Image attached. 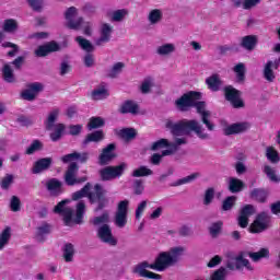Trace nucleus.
I'll return each mask as SVG.
<instances>
[{"label":"nucleus","instance_id":"nucleus-53","mask_svg":"<svg viewBox=\"0 0 280 280\" xmlns=\"http://www.w3.org/2000/svg\"><path fill=\"white\" fill-rule=\"evenodd\" d=\"M222 221L212 223V225L210 226V235H212V237H218L220 231H222Z\"/></svg>","mask_w":280,"mask_h":280},{"label":"nucleus","instance_id":"nucleus-33","mask_svg":"<svg viewBox=\"0 0 280 280\" xmlns=\"http://www.w3.org/2000/svg\"><path fill=\"white\" fill-rule=\"evenodd\" d=\"M206 83L208 84V89H210V91H220L222 81L218 74H213L206 80Z\"/></svg>","mask_w":280,"mask_h":280},{"label":"nucleus","instance_id":"nucleus-21","mask_svg":"<svg viewBox=\"0 0 280 280\" xmlns=\"http://www.w3.org/2000/svg\"><path fill=\"white\" fill-rule=\"evenodd\" d=\"M254 213H255V208L252 205L245 206L241 210V214L238 217V226H241L242 229H246L248 226V218L250 215H254Z\"/></svg>","mask_w":280,"mask_h":280},{"label":"nucleus","instance_id":"nucleus-24","mask_svg":"<svg viewBox=\"0 0 280 280\" xmlns=\"http://www.w3.org/2000/svg\"><path fill=\"white\" fill-rule=\"evenodd\" d=\"M115 159V144H108L100 155V164L108 165Z\"/></svg>","mask_w":280,"mask_h":280},{"label":"nucleus","instance_id":"nucleus-20","mask_svg":"<svg viewBox=\"0 0 280 280\" xmlns=\"http://www.w3.org/2000/svg\"><path fill=\"white\" fill-rule=\"evenodd\" d=\"M46 189L50 196H60L63 194L62 182L57 178H50L46 180Z\"/></svg>","mask_w":280,"mask_h":280},{"label":"nucleus","instance_id":"nucleus-45","mask_svg":"<svg viewBox=\"0 0 280 280\" xmlns=\"http://www.w3.org/2000/svg\"><path fill=\"white\" fill-rule=\"evenodd\" d=\"M40 150H43V142L40 140H34L26 149V154H34Z\"/></svg>","mask_w":280,"mask_h":280},{"label":"nucleus","instance_id":"nucleus-46","mask_svg":"<svg viewBox=\"0 0 280 280\" xmlns=\"http://www.w3.org/2000/svg\"><path fill=\"white\" fill-rule=\"evenodd\" d=\"M104 126V120L102 117H92L88 125L89 130H95V128H102Z\"/></svg>","mask_w":280,"mask_h":280},{"label":"nucleus","instance_id":"nucleus-51","mask_svg":"<svg viewBox=\"0 0 280 280\" xmlns=\"http://www.w3.org/2000/svg\"><path fill=\"white\" fill-rule=\"evenodd\" d=\"M236 200H237V197H235V196L228 197L223 201V205H222L223 211H231V209H233V205H235Z\"/></svg>","mask_w":280,"mask_h":280},{"label":"nucleus","instance_id":"nucleus-18","mask_svg":"<svg viewBox=\"0 0 280 280\" xmlns=\"http://www.w3.org/2000/svg\"><path fill=\"white\" fill-rule=\"evenodd\" d=\"M60 45L56 42H49L45 45L38 46V48L35 50V56L37 58H45V56H49V54H52V51H59Z\"/></svg>","mask_w":280,"mask_h":280},{"label":"nucleus","instance_id":"nucleus-10","mask_svg":"<svg viewBox=\"0 0 280 280\" xmlns=\"http://www.w3.org/2000/svg\"><path fill=\"white\" fill-rule=\"evenodd\" d=\"M176 143L177 144H172L170 149L162 151L161 154L159 153L153 154L151 156L152 165H159L163 156H172V154H176V152H178V147L185 145V143H187V138H176Z\"/></svg>","mask_w":280,"mask_h":280},{"label":"nucleus","instance_id":"nucleus-37","mask_svg":"<svg viewBox=\"0 0 280 280\" xmlns=\"http://www.w3.org/2000/svg\"><path fill=\"white\" fill-rule=\"evenodd\" d=\"M2 75L5 82H14V71L12 70V67L10 65H4L2 69Z\"/></svg>","mask_w":280,"mask_h":280},{"label":"nucleus","instance_id":"nucleus-49","mask_svg":"<svg viewBox=\"0 0 280 280\" xmlns=\"http://www.w3.org/2000/svg\"><path fill=\"white\" fill-rule=\"evenodd\" d=\"M215 197V190L213 188H208L205 192L203 205L209 206L213 202V198Z\"/></svg>","mask_w":280,"mask_h":280},{"label":"nucleus","instance_id":"nucleus-22","mask_svg":"<svg viewBox=\"0 0 280 280\" xmlns=\"http://www.w3.org/2000/svg\"><path fill=\"white\" fill-rule=\"evenodd\" d=\"M155 54L161 58H170L172 54H176V44L174 43H164L156 47Z\"/></svg>","mask_w":280,"mask_h":280},{"label":"nucleus","instance_id":"nucleus-58","mask_svg":"<svg viewBox=\"0 0 280 280\" xmlns=\"http://www.w3.org/2000/svg\"><path fill=\"white\" fill-rule=\"evenodd\" d=\"M145 207H148V201H141L136 209V220H141V215H143V211H145Z\"/></svg>","mask_w":280,"mask_h":280},{"label":"nucleus","instance_id":"nucleus-7","mask_svg":"<svg viewBox=\"0 0 280 280\" xmlns=\"http://www.w3.org/2000/svg\"><path fill=\"white\" fill-rule=\"evenodd\" d=\"M90 191H91V184L88 183L81 190L72 195V200H80V198H86L88 196L91 202H95V200H100L102 196H104V188H102L100 184H96L94 186L95 194Z\"/></svg>","mask_w":280,"mask_h":280},{"label":"nucleus","instance_id":"nucleus-59","mask_svg":"<svg viewBox=\"0 0 280 280\" xmlns=\"http://www.w3.org/2000/svg\"><path fill=\"white\" fill-rule=\"evenodd\" d=\"M63 163H71L78 161V152L69 153L60 158Z\"/></svg>","mask_w":280,"mask_h":280},{"label":"nucleus","instance_id":"nucleus-30","mask_svg":"<svg viewBox=\"0 0 280 280\" xmlns=\"http://www.w3.org/2000/svg\"><path fill=\"white\" fill-rule=\"evenodd\" d=\"M168 255L171 256L173 264H177V261H180V257H183V255H185V247H183V246L172 247L168 250Z\"/></svg>","mask_w":280,"mask_h":280},{"label":"nucleus","instance_id":"nucleus-42","mask_svg":"<svg viewBox=\"0 0 280 280\" xmlns=\"http://www.w3.org/2000/svg\"><path fill=\"white\" fill-rule=\"evenodd\" d=\"M152 170L148 168L147 166H140L133 171L132 176L135 178H140L141 176H152Z\"/></svg>","mask_w":280,"mask_h":280},{"label":"nucleus","instance_id":"nucleus-2","mask_svg":"<svg viewBox=\"0 0 280 280\" xmlns=\"http://www.w3.org/2000/svg\"><path fill=\"white\" fill-rule=\"evenodd\" d=\"M270 250L268 248H261L259 252H240L234 257V262H228V268L230 270H238L244 271L247 270V272H253L255 270V266L250 264V260L246 259V257H250L253 261H259L261 259H265L266 257H269Z\"/></svg>","mask_w":280,"mask_h":280},{"label":"nucleus","instance_id":"nucleus-27","mask_svg":"<svg viewBox=\"0 0 280 280\" xmlns=\"http://www.w3.org/2000/svg\"><path fill=\"white\" fill-rule=\"evenodd\" d=\"M262 73L267 82H275L277 74H275V66L272 65V60L266 62Z\"/></svg>","mask_w":280,"mask_h":280},{"label":"nucleus","instance_id":"nucleus-35","mask_svg":"<svg viewBox=\"0 0 280 280\" xmlns=\"http://www.w3.org/2000/svg\"><path fill=\"white\" fill-rule=\"evenodd\" d=\"M2 30L4 32H8L9 34H12L16 32V30H19V23L16 22V20L12 19L5 20L3 22Z\"/></svg>","mask_w":280,"mask_h":280},{"label":"nucleus","instance_id":"nucleus-47","mask_svg":"<svg viewBox=\"0 0 280 280\" xmlns=\"http://www.w3.org/2000/svg\"><path fill=\"white\" fill-rule=\"evenodd\" d=\"M124 70V63L122 62H117L115 63L112 69L109 70V78H117L119 73Z\"/></svg>","mask_w":280,"mask_h":280},{"label":"nucleus","instance_id":"nucleus-38","mask_svg":"<svg viewBox=\"0 0 280 280\" xmlns=\"http://www.w3.org/2000/svg\"><path fill=\"white\" fill-rule=\"evenodd\" d=\"M264 172L266 176H268L269 180H271V183H279L280 178L278 177L277 171L275 168L269 165H265Z\"/></svg>","mask_w":280,"mask_h":280},{"label":"nucleus","instance_id":"nucleus-11","mask_svg":"<svg viewBox=\"0 0 280 280\" xmlns=\"http://www.w3.org/2000/svg\"><path fill=\"white\" fill-rule=\"evenodd\" d=\"M128 200H122L118 203V208L115 214L114 224L118 229H124L128 224Z\"/></svg>","mask_w":280,"mask_h":280},{"label":"nucleus","instance_id":"nucleus-41","mask_svg":"<svg viewBox=\"0 0 280 280\" xmlns=\"http://www.w3.org/2000/svg\"><path fill=\"white\" fill-rule=\"evenodd\" d=\"M74 253H75V250L73 249V245L71 243H68L65 245L63 258L66 261H73Z\"/></svg>","mask_w":280,"mask_h":280},{"label":"nucleus","instance_id":"nucleus-19","mask_svg":"<svg viewBox=\"0 0 280 280\" xmlns=\"http://www.w3.org/2000/svg\"><path fill=\"white\" fill-rule=\"evenodd\" d=\"M250 128V124L248 122H236L232 125H228L223 128V133L229 137L231 135H240V132H246Z\"/></svg>","mask_w":280,"mask_h":280},{"label":"nucleus","instance_id":"nucleus-52","mask_svg":"<svg viewBox=\"0 0 280 280\" xmlns=\"http://www.w3.org/2000/svg\"><path fill=\"white\" fill-rule=\"evenodd\" d=\"M120 137H122V139H127V140L135 139V137H137V131L132 128L121 129Z\"/></svg>","mask_w":280,"mask_h":280},{"label":"nucleus","instance_id":"nucleus-15","mask_svg":"<svg viewBox=\"0 0 280 280\" xmlns=\"http://www.w3.org/2000/svg\"><path fill=\"white\" fill-rule=\"evenodd\" d=\"M40 91H43V84L38 82L31 83L24 91H22V100H26L27 102H34V100H36V96L38 95V93H40Z\"/></svg>","mask_w":280,"mask_h":280},{"label":"nucleus","instance_id":"nucleus-28","mask_svg":"<svg viewBox=\"0 0 280 280\" xmlns=\"http://www.w3.org/2000/svg\"><path fill=\"white\" fill-rule=\"evenodd\" d=\"M120 113H122V115L128 113L131 115H137V113H139V105L132 101H127L121 105Z\"/></svg>","mask_w":280,"mask_h":280},{"label":"nucleus","instance_id":"nucleus-3","mask_svg":"<svg viewBox=\"0 0 280 280\" xmlns=\"http://www.w3.org/2000/svg\"><path fill=\"white\" fill-rule=\"evenodd\" d=\"M69 202H71V200L69 199L60 201L55 207L54 212L58 213V215H62L66 226H73V224H82V218H84V211L86 209V206L83 203V201H79L74 214L73 209L67 206L69 205Z\"/></svg>","mask_w":280,"mask_h":280},{"label":"nucleus","instance_id":"nucleus-17","mask_svg":"<svg viewBox=\"0 0 280 280\" xmlns=\"http://www.w3.org/2000/svg\"><path fill=\"white\" fill-rule=\"evenodd\" d=\"M225 97L234 108L244 107V102L240 98V91L235 90L233 86L225 88Z\"/></svg>","mask_w":280,"mask_h":280},{"label":"nucleus","instance_id":"nucleus-48","mask_svg":"<svg viewBox=\"0 0 280 280\" xmlns=\"http://www.w3.org/2000/svg\"><path fill=\"white\" fill-rule=\"evenodd\" d=\"M210 280H226V268H219L217 271L212 273Z\"/></svg>","mask_w":280,"mask_h":280},{"label":"nucleus","instance_id":"nucleus-60","mask_svg":"<svg viewBox=\"0 0 280 280\" xmlns=\"http://www.w3.org/2000/svg\"><path fill=\"white\" fill-rule=\"evenodd\" d=\"M50 232H51V226L47 223H44L37 228V235H47Z\"/></svg>","mask_w":280,"mask_h":280},{"label":"nucleus","instance_id":"nucleus-44","mask_svg":"<svg viewBox=\"0 0 280 280\" xmlns=\"http://www.w3.org/2000/svg\"><path fill=\"white\" fill-rule=\"evenodd\" d=\"M234 73H236V79L238 82H244V73H246V66L244 63H238L234 67Z\"/></svg>","mask_w":280,"mask_h":280},{"label":"nucleus","instance_id":"nucleus-13","mask_svg":"<svg viewBox=\"0 0 280 280\" xmlns=\"http://www.w3.org/2000/svg\"><path fill=\"white\" fill-rule=\"evenodd\" d=\"M171 266H174V260H172V256H170V252H161L155 261L153 262V268L158 272H163L167 270Z\"/></svg>","mask_w":280,"mask_h":280},{"label":"nucleus","instance_id":"nucleus-6","mask_svg":"<svg viewBox=\"0 0 280 280\" xmlns=\"http://www.w3.org/2000/svg\"><path fill=\"white\" fill-rule=\"evenodd\" d=\"M60 115V109L56 108L49 112L46 120H45V128L46 130H52L50 133L51 141H60L62 139V133L65 132V126L62 124H56V119Z\"/></svg>","mask_w":280,"mask_h":280},{"label":"nucleus","instance_id":"nucleus-5","mask_svg":"<svg viewBox=\"0 0 280 280\" xmlns=\"http://www.w3.org/2000/svg\"><path fill=\"white\" fill-rule=\"evenodd\" d=\"M94 226H98L97 229V237L104 244H109V246H117V238L113 235V230L108 222H110V217L108 212H104L101 217H96L93 219Z\"/></svg>","mask_w":280,"mask_h":280},{"label":"nucleus","instance_id":"nucleus-26","mask_svg":"<svg viewBox=\"0 0 280 280\" xmlns=\"http://www.w3.org/2000/svg\"><path fill=\"white\" fill-rule=\"evenodd\" d=\"M49 165H51L50 158L40 159L34 164L33 174H40V172H45V170H48Z\"/></svg>","mask_w":280,"mask_h":280},{"label":"nucleus","instance_id":"nucleus-36","mask_svg":"<svg viewBox=\"0 0 280 280\" xmlns=\"http://www.w3.org/2000/svg\"><path fill=\"white\" fill-rule=\"evenodd\" d=\"M266 156L270 163H279L280 161L279 152L276 151L273 147H268L266 149Z\"/></svg>","mask_w":280,"mask_h":280},{"label":"nucleus","instance_id":"nucleus-31","mask_svg":"<svg viewBox=\"0 0 280 280\" xmlns=\"http://www.w3.org/2000/svg\"><path fill=\"white\" fill-rule=\"evenodd\" d=\"M241 45L244 49H247V51H253L255 45H257V36L248 35L243 37Z\"/></svg>","mask_w":280,"mask_h":280},{"label":"nucleus","instance_id":"nucleus-8","mask_svg":"<svg viewBox=\"0 0 280 280\" xmlns=\"http://www.w3.org/2000/svg\"><path fill=\"white\" fill-rule=\"evenodd\" d=\"M128 167L127 163H121L117 166H106L100 171L102 180H115V178H120Z\"/></svg>","mask_w":280,"mask_h":280},{"label":"nucleus","instance_id":"nucleus-29","mask_svg":"<svg viewBox=\"0 0 280 280\" xmlns=\"http://www.w3.org/2000/svg\"><path fill=\"white\" fill-rule=\"evenodd\" d=\"M242 189H244V182H242V179L235 177L229 178V190L232 194H237L238 191H242Z\"/></svg>","mask_w":280,"mask_h":280},{"label":"nucleus","instance_id":"nucleus-56","mask_svg":"<svg viewBox=\"0 0 280 280\" xmlns=\"http://www.w3.org/2000/svg\"><path fill=\"white\" fill-rule=\"evenodd\" d=\"M259 3H261V0H243V10H253Z\"/></svg>","mask_w":280,"mask_h":280},{"label":"nucleus","instance_id":"nucleus-50","mask_svg":"<svg viewBox=\"0 0 280 280\" xmlns=\"http://www.w3.org/2000/svg\"><path fill=\"white\" fill-rule=\"evenodd\" d=\"M154 86V80L152 78H147L143 80L140 90L142 93H150V89Z\"/></svg>","mask_w":280,"mask_h":280},{"label":"nucleus","instance_id":"nucleus-23","mask_svg":"<svg viewBox=\"0 0 280 280\" xmlns=\"http://www.w3.org/2000/svg\"><path fill=\"white\" fill-rule=\"evenodd\" d=\"M100 34H101V36L96 40V45H104V43H108L110 40V36L113 34V26L107 23L102 24Z\"/></svg>","mask_w":280,"mask_h":280},{"label":"nucleus","instance_id":"nucleus-39","mask_svg":"<svg viewBox=\"0 0 280 280\" xmlns=\"http://www.w3.org/2000/svg\"><path fill=\"white\" fill-rule=\"evenodd\" d=\"M108 97V90L106 88H98L92 92L93 100H106Z\"/></svg>","mask_w":280,"mask_h":280},{"label":"nucleus","instance_id":"nucleus-16","mask_svg":"<svg viewBox=\"0 0 280 280\" xmlns=\"http://www.w3.org/2000/svg\"><path fill=\"white\" fill-rule=\"evenodd\" d=\"M78 15V9L75 7H71L66 11V20L68 21V27L70 30H80L82 27V18L75 20Z\"/></svg>","mask_w":280,"mask_h":280},{"label":"nucleus","instance_id":"nucleus-40","mask_svg":"<svg viewBox=\"0 0 280 280\" xmlns=\"http://www.w3.org/2000/svg\"><path fill=\"white\" fill-rule=\"evenodd\" d=\"M102 139H104V132L95 131L86 136L84 144L86 145V143H91V141L97 143V141H102Z\"/></svg>","mask_w":280,"mask_h":280},{"label":"nucleus","instance_id":"nucleus-43","mask_svg":"<svg viewBox=\"0 0 280 280\" xmlns=\"http://www.w3.org/2000/svg\"><path fill=\"white\" fill-rule=\"evenodd\" d=\"M77 43H79V46L84 49V51H93L95 49L93 47V44L89 42V39H85L84 37H77Z\"/></svg>","mask_w":280,"mask_h":280},{"label":"nucleus","instance_id":"nucleus-14","mask_svg":"<svg viewBox=\"0 0 280 280\" xmlns=\"http://www.w3.org/2000/svg\"><path fill=\"white\" fill-rule=\"evenodd\" d=\"M268 224H270V217L268 213L262 212L258 214L256 220L252 223L249 228L250 233H261L268 229Z\"/></svg>","mask_w":280,"mask_h":280},{"label":"nucleus","instance_id":"nucleus-57","mask_svg":"<svg viewBox=\"0 0 280 280\" xmlns=\"http://www.w3.org/2000/svg\"><path fill=\"white\" fill-rule=\"evenodd\" d=\"M14 183V175H7L1 182L2 189H10V185Z\"/></svg>","mask_w":280,"mask_h":280},{"label":"nucleus","instance_id":"nucleus-4","mask_svg":"<svg viewBox=\"0 0 280 280\" xmlns=\"http://www.w3.org/2000/svg\"><path fill=\"white\" fill-rule=\"evenodd\" d=\"M166 128L171 130L174 137H184V135L196 132L199 139H209V135L205 132L198 120H180L178 122L167 120Z\"/></svg>","mask_w":280,"mask_h":280},{"label":"nucleus","instance_id":"nucleus-61","mask_svg":"<svg viewBox=\"0 0 280 280\" xmlns=\"http://www.w3.org/2000/svg\"><path fill=\"white\" fill-rule=\"evenodd\" d=\"M2 47H11V49H13L8 52V56H11V57L16 56V51H19V46H16L15 44H12L10 42L3 43Z\"/></svg>","mask_w":280,"mask_h":280},{"label":"nucleus","instance_id":"nucleus-9","mask_svg":"<svg viewBox=\"0 0 280 280\" xmlns=\"http://www.w3.org/2000/svg\"><path fill=\"white\" fill-rule=\"evenodd\" d=\"M149 270H154V264L142 261L133 268V272H136V275H139V277H144L145 279H153V280L163 279L161 275L154 273Z\"/></svg>","mask_w":280,"mask_h":280},{"label":"nucleus","instance_id":"nucleus-55","mask_svg":"<svg viewBox=\"0 0 280 280\" xmlns=\"http://www.w3.org/2000/svg\"><path fill=\"white\" fill-rule=\"evenodd\" d=\"M126 14H128V11L126 9L122 10H117L113 13V21L119 22V21H124V19L126 18Z\"/></svg>","mask_w":280,"mask_h":280},{"label":"nucleus","instance_id":"nucleus-12","mask_svg":"<svg viewBox=\"0 0 280 280\" xmlns=\"http://www.w3.org/2000/svg\"><path fill=\"white\" fill-rule=\"evenodd\" d=\"M78 164L71 163L66 172L65 180L69 186L80 185V183H86V176L78 177Z\"/></svg>","mask_w":280,"mask_h":280},{"label":"nucleus","instance_id":"nucleus-25","mask_svg":"<svg viewBox=\"0 0 280 280\" xmlns=\"http://www.w3.org/2000/svg\"><path fill=\"white\" fill-rule=\"evenodd\" d=\"M147 19L150 25H159L163 21V11L161 9H152L149 11Z\"/></svg>","mask_w":280,"mask_h":280},{"label":"nucleus","instance_id":"nucleus-32","mask_svg":"<svg viewBox=\"0 0 280 280\" xmlns=\"http://www.w3.org/2000/svg\"><path fill=\"white\" fill-rule=\"evenodd\" d=\"M176 144H177L176 139H175V142H170V140H167V139H160L152 143L151 150H153V151L163 150V148H167V150H170V148H172V145H176Z\"/></svg>","mask_w":280,"mask_h":280},{"label":"nucleus","instance_id":"nucleus-62","mask_svg":"<svg viewBox=\"0 0 280 280\" xmlns=\"http://www.w3.org/2000/svg\"><path fill=\"white\" fill-rule=\"evenodd\" d=\"M20 209H21V200L18 199L16 196H13L11 199V210L20 211Z\"/></svg>","mask_w":280,"mask_h":280},{"label":"nucleus","instance_id":"nucleus-54","mask_svg":"<svg viewBox=\"0 0 280 280\" xmlns=\"http://www.w3.org/2000/svg\"><path fill=\"white\" fill-rule=\"evenodd\" d=\"M252 198L254 200H258V202H264V200H266V191L261 189H254L252 191Z\"/></svg>","mask_w":280,"mask_h":280},{"label":"nucleus","instance_id":"nucleus-1","mask_svg":"<svg viewBox=\"0 0 280 280\" xmlns=\"http://www.w3.org/2000/svg\"><path fill=\"white\" fill-rule=\"evenodd\" d=\"M176 107L178 110L187 112L191 106L197 108V113L201 115V119L208 130H213L214 126L209 121V117H211V113L209 110H205V102H200V93L198 92H188L179 97L176 102Z\"/></svg>","mask_w":280,"mask_h":280},{"label":"nucleus","instance_id":"nucleus-34","mask_svg":"<svg viewBox=\"0 0 280 280\" xmlns=\"http://www.w3.org/2000/svg\"><path fill=\"white\" fill-rule=\"evenodd\" d=\"M12 237V230L10 228H5L0 234V250H3L5 246H8V242Z\"/></svg>","mask_w":280,"mask_h":280},{"label":"nucleus","instance_id":"nucleus-63","mask_svg":"<svg viewBox=\"0 0 280 280\" xmlns=\"http://www.w3.org/2000/svg\"><path fill=\"white\" fill-rule=\"evenodd\" d=\"M133 189H135V194H137L138 196L143 194V182L141 180H136L133 184Z\"/></svg>","mask_w":280,"mask_h":280},{"label":"nucleus","instance_id":"nucleus-64","mask_svg":"<svg viewBox=\"0 0 280 280\" xmlns=\"http://www.w3.org/2000/svg\"><path fill=\"white\" fill-rule=\"evenodd\" d=\"M84 65L85 67H93L95 65V57L91 54L85 55Z\"/></svg>","mask_w":280,"mask_h":280}]
</instances>
